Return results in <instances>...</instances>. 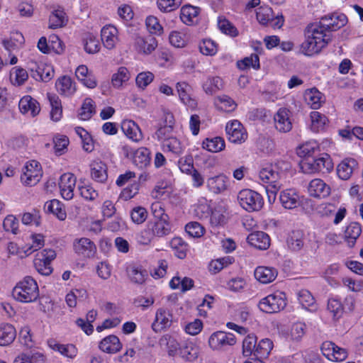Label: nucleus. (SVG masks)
<instances>
[{"label":"nucleus","instance_id":"f257e3e1","mask_svg":"<svg viewBox=\"0 0 363 363\" xmlns=\"http://www.w3.org/2000/svg\"><path fill=\"white\" fill-rule=\"evenodd\" d=\"M331 40L330 33L322 22L308 25L304 31V40L299 45V52L307 57L319 54Z\"/></svg>","mask_w":363,"mask_h":363},{"label":"nucleus","instance_id":"f03ea898","mask_svg":"<svg viewBox=\"0 0 363 363\" xmlns=\"http://www.w3.org/2000/svg\"><path fill=\"white\" fill-rule=\"evenodd\" d=\"M283 175L284 172L278 163L267 165L259 172V180L267 185L266 192L270 203H273L276 200L277 194L282 186L280 179Z\"/></svg>","mask_w":363,"mask_h":363},{"label":"nucleus","instance_id":"7ed1b4c3","mask_svg":"<svg viewBox=\"0 0 363 363\" xmlns=\"http://www.w3.org/2000/svg\"><path fill=\"white\" fill-rule=\"evenodd\" d=\"M13 298L21 303L35 302L39 297V288L37 281L31 277L27 276L20 281L13 288Z\"/></svg>","mask_w":363,"mask_h":363},{"label":"nucleus","instance_id":"20e7f679","mask_svg":"<svg viewBox=\"0 0 363 363\" xmlns=\"http://www.w3.org/2000/svg\"><path fill=\"white\" fill-rule=\"evenodd\" d=\"M300 167L304 174H312L318 172H330L333 169V163L328 154L315 158L308 157L303 158L300 162Z\"/></svg>","mask_w":363,"mask_h":363},{"label":"nucleus","instance_id":"39448f33","mask_svg":"<svg viewBox=\"0 0 363 363\" xmlns=\"http://www.w3.org/2000/svg\"><path fill=\"white\" fill-rule=\"evenodd\" d=\"M152 209L154 211L156 220L155 221H149L147 224L155 237H163L169 234L171 227L168 215L164 213L159 203H153Z\"/></svg>","mask_w":363,"mask_h":363},{"label":"nucleus","instance_id":"423d86ee","mask_svg":"<svg viewBox=\"0 0 363 363\" xmlns=\"http://www.w3.org/2000/svg\"><path fill=\"white\" fill-rule=\"evenodd\" d=\"M239 205L246 211H260L264 206V199L261 194L255 191L245 189L240 191L237 196Z\"/></svg>","mask_w":363,"mask_h":363},{"label":"nucleus","instance_id":"0eeeda50","mask_svg":"<svg viewBox=\"0 0 363 363\" xmlns=\"http://www.w3.org/2000/svg\"><path fill=\"white\" fill-rule=\"evenodd\" d=\"M286 306V296L277 291L262 298L258 304L259 309L265 313H277Z\"/></svg>","mask_w":363,"mask_h":363},{"label":"nucleus","instance_id":"6e6552de","mask_svg":"<svg viewBox=\"0 0 363 363\" xmlns=\"http://www.w3.org/2000/svg\"><path fill=\"white\" fill-rule=\"evenodd\" d=\"M234 334L221 330L213 333L208 337V345L213 351L221 352L236 344Z\"/></svg>","mask_w":363,"mask_h":363},{"label":"nucleus","instance_id":"1a4fd4ad","mask_svg":"<svg viewBox=\"0 0 363 363\" xmlns=\"http://www.w3.org/2000/svg\"><path fill=\"white\" fill-rule=\"evenodd\" d=\"M22 171L21 181L26 186H35L40 182L43 176L41 165L36 160L26 162Z\"/></svg>","mask_w":363,"mask_h":363},{"label":"nucleus","instance_id":"9d476101","mask_svg":"<svg viewBox=\"0 0 363 363\" xmlns=\"http://www.w3.org/2000/svg\"><path fill=\"white\" fill-rule=\"evenodd\" d=\"M174 322L172 311L167 307H160L156 310L152 329L155 333H162L171 328Z\"/></svg>","mask_w":363,"mask_h":363},{"label":"nucleus","instance_id":"9b49d317","mask_svg":"<svg viewBox=\"0 0 363 363\" xmlns=\"http://www.w3.org/2000/svg\"><path fill=\"white\" fill-rule=\"evenodd\" d=\"M27 68L33 79L38 82H48L53 75L54 70L52 66L38 63L34 60H30L27 62Z\"/></svg>","mask_w":363,"mask_h":363},{"label":"nucleus","instance_id":"f8f14e48","mask_svg":"<svg viewBox=\"0 0 363 363\" xmlns=\"http://www.w3.org/2000/svg\"><path fill=\"white\" fill-rule=\"evenodd\" d=\"M225 131L229 141L233 143H242L248 137L247 130L238 120L228 122L225 125Z\"/></svg>","mask_w":363,"mask_h":363},{"label":"nucleus","instance_id":"ddd939ff","mask_svg":"<svg viewBox=\"0 0 363 363\" xmlns=\"http://www.w3.org/2000/svg\"><path fill=\"white\" fill-rule=\"evenodd\" d=\"M101 40L105 48L112 50L120 43L119 30L113 24H106L101 29Z\"/></svg>","mask_w":363,"mask_h":363},{"label":"nucleus","instance_id":"4468645a","mask_svg":"<svg viewBox=\"0 0 363 363\" xmlns=\"http://www.w3.org/2000/svg\"><path fill=\"white\" fill-rule=\"evenodd\" d=\"M230 185L229 178L223 173L207 178L206 186L207 190L213 194H221L226 191Z\"/></svg>","mask_w":363,"mask_h":363},{"label":"nucleus","instance_id":"2eb2a0df","mask_svg":"<svg viewBox=\"0 0 363 363\" xmlns=\"http://www.w3.org/2000/svg\"><path fill=\"white\" fill-rule=\"evenodd\" d=\"M176 90L180 101L191 110L197 108L198 103L193 96V88L186 82H179L176 84Z\"/></svg>","mask_w":363,"mask_h":363},{"label":"nucleus","instance_id":"dca6fc26","mask_svg":"<svg viewBox=\"0 0 363 363\" xmlns=\"http://www.w3.org/2000/svg\"><path fill=\"white\" fill-rule=\"evenodd\" d=\"M320 349L323 354L330 361L342 362L347 357V350L331 341L323 342Z\"/></svg>","mask_w":363,"mask_h":363},{"label":"nucleus","instance_id":"f3484780","mask_svg":"<svg viewBox=\"0 0 363 363\" xmlns=\"http://www.w3.org/2000/svg\"><path fill=\"white\" fill-rule=\"evenodd\" d=\"M77 178L69 172L63 174L58 183L60 194L65 200H71L74 195Z\"/></svg>","mask_w":363,"mask_h":363},{"label":"nucleus","instance_id":"a211bd4d","mask_svg":"<svg viewBox=\"0 0 363 363\" xmlns=\"http://www.w3.org/2000/svg\"><path fill=\"white\" fill-rule=\"evenodd\" d=\"M157 47V40L152 35H136L134 38L133 48L139 54L150 55Z\"/></svg>","mask_w":363,"mask_h":363},{"label":"nucleus","instance_id":"6ab92c4d","mask_svg":"<svg viewBox=\"0 0 363 363\" xmlns=\"http://www.w3.org/2000/svg\"><path fill=\"white\" fill-rule=\"evenodd\" d=\"M73 249L78 255L86 258L94 257L96 252V245L87 238L75 239L73 242Z\"/></svg>","mask_w":363,"mask_h":363},{"label":"nucleus","instance_id":"aec40b11","mask_svg":"<svg viewBox=\"0 0 363 363\" xmlns=\"http://www.w3.org/2000/svg\"><path fill=\"white\" fill-rule=\"evenodd\" d=\"M279 201L281 206L289 210H292L301 203V196L294 189H286L280 192Z\"/></svg>","mask_w":363,"mask_h":363},{"label":"nucleus","instance_id":"412c9836","mask_svg":"<svg viewBox=\"0 0 363 363\" xmlns=\"http://www.w3.org/2000/svg\"><path fill=\"white\" fill-rule=\"evenodd\" d=\"M275 128L281 133L289 132L292 128L290 112L286 108H279L274 116Z\"/></svg>","mask_w":363,"mask_h":363},{"label":"nucleus","instance_id":"4be33fe9","mask_svg":"<svg viewBox=\"0 0 363 363\" xmlns=\"http://www.w3.org/2000/svg\"><path fill=\"white\" fill-rule=\"evenodd\" d=\"M121 129L125 136L135 143H139L143 138L140 128L133 120H123L121 123Z\"/></svg>","mask_w":363,"mask_h":363},{"label":"nucleus","instance_id":"5701e85b","mask_svg":"<svg viewBox=\"0 0 363 363\" xmlns=\"http://www.w3.org/2000/svg\"><path fill=\"white\" fill-rule=\"evenodd\" d=\"M330 187L320 179L311 180L308 186V192L311 196L323 199L330 194Z\"/></svg>","mask_w":363,"mask_h":363},{"label":"nucleus","instance_id":"b1692460","mask_svg":"<svg viewBox=\"0 0 363 363\" xmlns=\"http://www.w3.org/2000/svg\"><path fill=\"white\" fill-rule=\"evenodd\" d=\"M20 111L25 115L35 117L40 111V104L29 95L23 96L18 104Z\"/></svg>","mask_w":363,"mask_h":363},{"label":"nucleus","instance_id":"393cba45","mask_svg":"<svg viewBox=\"0 0 363 363\" xmlns=\"http://www.w3.org/2000/svg\"><path fill=\"white\" fill-rule=\"evenodd\" d=\"M75 76L84 86L89 89H94L97 86V80L95 75L84 65H81L77 67Z\"/></svg>","mask_w":363,"mask_h":363},{"label":"nucleus","instance_id":"a878e982","mask_svg":"<svg viewBox=\"0 0 363 363\" xmlns=\"http://www.w3.org/2000/svg\"><path fill=\"white\" fill-rule=\"evenodd\" d=\"M55 87L60 95L66 97L73 96L77 91L75 82L68 76L59 77L55 82Z\"/></svg>","mask_w":363,"mask_h":363},{"label":"nucleus","instance_id":"bb28decb","mask_svg":"<svg viewBox=\"0 0 363 363\" xmlns=\"http://www.w3.org/2000/svg\"><path fill=\"white\" fill-rule=\"evenodd\" d=\"M99 347L104 352L116 354L122 349L123 345L116 335H110L100 341Z\"/></svg>","mask_w":363,"mask_h":363},{"label":"nucleus","instance_id":"cd10ccee","mask_svg":"<svg viewBox=\"0 0 363 363\" xmlns=\"http://www.w3.org/2000/svg\"><path fill=\"white\" fill-rule=\"evenodd\" d=\"M247 242L250 245L261 250H265L270 246L269 236L262 231L250 233L247 238Z\"/></svg>","mask_w":363,"mask_h":363},{"label":"nucleus","instance_id":"c85d7f7f","mask_svg":"<svg viewBox=\"0 0 363 363\" xmlns=\"http://www.w3.org/2000/svg\"><path fill=\"white\" fill-rule=\"evenodd\" d=\"M130 77V71L125 67H120L111 76V85L114 89H122L127 86Z\"/></svg>","mask_w":363,"mask_h":363},{"label":"nucleus","instance_id":"c756f323","mask_svg":"<svg viewBox=\"0 0 363 363\" xmlns=\"http://www.w3.org/2000/svg\"><path fill=\"white\" fill-rule=\"evenodd\" d=\"M255 279L262 284L272 282L277 277V270L272 267L259 266L255 270Z\"/></svg>","mask_w":363,"mask_h":363},{"label":"nucleus","instance_id":"7c9ffc66","mask_svg":"<svg viewBox=\"0 0 363 363\" xmlns=\"http://www.w3.org/2000/svg\"><path fill=\"white\" fill-rule=\"evenodd\" d=\"M91 177L99 183H104L108 178L107 166L100 160H96L91 164Z\"/></svg>","mask_w":363,"mask_h":363},{"label":"nucleus","instance_id":"2f4dec72","mask_svg":"<svg viewBox=\"0 0 363 363\" xmlns=\"http://www.w3.org/2000/svg\"><path fill=\"white\" fill-rule=\"evenodd\" d=\"M357 162L352 158H347L342 160L337 167L338 177L347 180L352 176L354 170L357 167Z\"/></svg>","mask_w":363,"mask_h":363},{"label":"nucleus","instance_id":"473e14b6","mask_svg":"<svg viewBox=\"0 0 363 363\" xmlns=\"http://www.w3.org/2000/svg\"><path fill=\"white\" fill-rule=\"evenodd\" d=\"M24 43V37L19 32L13 33L9 39H4L2 44L8 52H18Z\"/></svg>","mask_w":363,"mask_h":363},{"label":"nucleus","instance_id":"72a5a7b5","mask_svg":"<svg viewBox=\"0 0 363 363\" xmlns=\"http://www.w3.org/2000/svg\"><path fill=\"white\" fill-rule=\"evenodd\" d=\"M44 245L45 239L42 234H32L29 236L23 250L26 256H28L42 248Z\"/></svg>","mask_w":363,"mask_h":363},{"label":"nucleus","instance_id":"f704fd0d","mask_svg":"<svg viewBox=\"0 0 363 363\" xmlns=\"http://www.w3.org/2000/svg\"><path fill=\"white\" fill-rule=\"evenodd\" d=\"M82 43L84 50L89 54H95L100 50L101 45L96 33H84L82 35Z\"/></svg>","mask_w":363,"mask_h":363},{"label":"nucleus","instance_id":"c9c22d12","mask_svg":"<svg viewBox=\"0 0 363 363\" xmlns=\"http://www.w3.org/2000/svg\"><path fill=\"white\" fill-rule=\"evenodd\" d=\"M304 99L313 109L319 108L324 102L323 95L315 88L306 90L304 94Z\"/></svg>","mask_w":363,"mask_h":363},{"label":"nucleus","instance_id":"e433bc0d","mask_svg":"<svg viewBox=\"0 0 363 363\" xmlns=\"http://www.w3.org/2000/svg\"><path fill=\"white\" fill-rule=\"evenodd\" d=\"M16 336L15 328L9 323L0 324V345L7 346L11 344Z\"/></svg>","mask_w":363,"mask_h":363},{"label":"nucleus","instance_id":"4c0bfd02","mask_svg":"<svg viewBox=\"0 0 363 363\" xmlns=\"http://www.w3.org/2000/svg\"><path fill=\"white\" fill-rule=\"evenodd\" d=\"M361 225L357 222H352L346 227L344 236L349 247H352L354 245L356 240L361 235Z\"/></svg>","mask_w":363,"mask_h":363},{"label":"nucleus","instance_id":"58836bf2","mask_svg":"<svg viewBox=\"0 0 363 363\" xmlns=\"http://www.w3.org/2000/svg\"><path fill=\"white\" fill-rule=\"evenodd\" d=\"M213 103L218 110L224 112H232L238 106L231 97L225 94L216 96Z\"/></svg>","mask_w":363,"mask_h":363},{"label":"nucleus","instance_id":"ea45409f","mask_svg":"<svg viewBox=\"0 0 363 363\" xmlns=\"http://www.w3.org/2000/svg\"><path fill=\"white\" fill-rule=\"evenodd\" d=\"M48 98L51 106L50 113V118L54 122H58L62 117V106L61 100L55 94H48Z\"/></svg>","mask_w":363,"mask_h":363},{"label":"nucleus","instance_id":"a19ab883","mask_svg":"<svg viewBox=\"0 0 363 363\" xmlns=\"http://www.w3.org/2000/svg\"><path fill=\"white\" fill-rule=\"evenodd\" d=\"M150 151L144 147L136 150L133 155V163L139 168H145L150 164Z\"/></svg>","mask_w":363,"mask_h":363},{"label":"nucleus","instance_id":"79ce46f5","mask_svg":"<svg viewBox=\"0 0 363 363\" xmlns=\"http://www.w3.org/2000/svg\"><path fill=\"white\" fill-rule=\"evenodd\" d=\"M45 208L48 212L52 213L60 220H65L67 218V213L64 205L59 200L52 199L47 201L45 204Z\"/></svg>","mask_w":363,"mask_h":363},{"label":"nucleus","instance_id":"37998d69","mask_svg":"<svg viewBox=\"0 0 363 363\" xmlns=\"http://www.w3.org/2000/svg\"><path fill=\"white\" fill-rule=\"evenodd\" d=\"M311 129L315 133L323 130L328 123V119L318 111H312L310 114Z\"/></svg>","mask_w":363,"mask_h":363},{"label":"nucleus","instance_id":"c03bdc74","mask_svg":"<svg viewBox=\"0 0 363 363\" xmlns=\"http://www.w3.org/2000/svg\"><path fill=\"white\" fill-rule=\"evenodd\" d=\"M67 22L66 13L63 9L54 10L49 16L48 28L56 29L63 27Z\"/></svg>","mask_w":363,"mask_h":363},{"label":"nucleus","instance_id":"a18cd8bd","mask_svg":"<svg viewBox=\"0 0 363 363\" xmlns=\"http://www.w3.org/2000/svg\"><path fill=\"white\" fill-rule=\"evenodd\" d=\"M28 79L26 69L21 67H14L10 71V81L14 86H22Z\"/></svg>","mask_w":363,"mask_h":363},{"label":"nucleus","instance_id":"49530a36","mask_svg":"<svg viewBox=\"0 0 363 363\" xmlns=\"http://www.w3.org/2000/svg\"><path fill=\"white\" fill-rule=\"evenodd\" d=\"M227 222L226 211L222 206H215L211 211L210 223L213 226L223 225Z\"/></svg>","mask_w":363,"mask_h":363},{"label":"nucleus","instance_id":"de8ad7c7","mask_svg":"<svg viewBox=\"0 0 363 363\" xmlns=\"http://www.w3.org/2000/svg\"><path fill=\"white\" fill-rule=\"evenodd\" d=\"M225 143L223 138H206L202 143V147L211 152H219L225 149Z\"/></svg>","mask_w":363,"mask_h":363},{"label":"nucleus","instance_id":"09e8293b","mask_svg":"<svg viewBox=\"0 0 363 363\" xmlns=\"http://www.w3.org/2000/svg\"><path fill=\"white\" fill-rule=\"evenodd\" d=\"M199 13V9L191 5L182 7L180 18L185 24H191L196 21Z\"/></svg>","mask_w":363,"mask_h":363},{"label":"nucleus","instance_id":"8fccbe9b","mask_svg":"<svg viewBox=\"0 0 363 363\" xmlns=\"http://www.w3.org/2000/svg\"><path fill=\"white\" fill-rule=\"evenodd\" d=\"M200 347L193 342L188 343L180 350L182 357L189 362L196 361L200 354Z\"/></svg>","mask_w":363,"mask_h":363},{"label":"nucleus","instance_id":"3c124183","mask_svg":"<svg viewBox=\"0 0 363 363\" xmlns=\"http://www.w3.org/2000/svg\"><path fill=\"white\" fill-rule=\"evenodd\" d=\"M319 151V145L315 140L307 141L300 145L297 150V154L299 157L306 158L313 157V155Z\"/></svg>","mask_w":363,"mask_h":363},{"label":"nucleus","instance_id":"603ef678","mask_svg":"<svg viewBox=\"0 0 363 363\" xmlns=\"http://www.w3.org/2000/svg\"><path fill=\"white\" fill-rule=\"evenodd\" d=\"M298 300L301 306L306 309L314 311L315 310V301L311 293L306 289L300 290L298 294Z\"/></svg>","mask_w":363,"mask_h":363},{"label":"nucleus","instance_id":"864d4df0","mask_svg":"<svg viewBox=\"0 0 363 363\" xmlns=\"http://www.w3.org/2000/svg\"><path fill=\"white\" fill-rule=\"evenodd\" d=\"M211 209L209 202L203 198L194 206V215L199 219L207 218Z\"/></svg>","mask_w":363,"mask_h":363},{"label":"nucleus","instance_id":"5fc2aeb1","mask_svg":"<svg viewBox=\"0 0 363 363\" xmlns=\"http://www.w3.org/2000/svg\"><path fill=\"white\" fill-rule=\"evenodd\" d=\"M287 245L294 251L300 250L303 246V233L301 230L292 231L288 238Z\"/></svg>","mask_w":363,"mask_h":363},{"label":"nucleus","instance_id":"6e6d98bb","mask_svg":"<svg viewBox=\"0 0 363 363\" xmlns=\"http://www.w3.org/2000/svg\"><path fill=\"white\" fill-rule=\"evenodd\" d=\"M95 112L94 101L90 98H86L84 100L79 111V117L81 120L87 121L93 116Z\"/></svg>","mask_w":363,"mask_h":363},{"label":"nucleus","instance_id":"4d7b16f0","mask_svg":"<svg viewBox=\"0 0 363 363\" xmlns=\"http://www.w3.org/2000/svg\"><path fill=\"white\" fill-rule=\"evenodd\" d=\"M194 286V281L188 277H174L169 281V286L172 289H181L182 291L190 290Z\"/></svg>","mask_w":363,"mask_h":363},{"label":"nucleus","instance_id":"13d9d810","mask_svg":"<svg viewBox=\"0 0 363 363\" xmlns=\"http://www.w3.org/2000/svg\"><path fill=\"white\" fill-rule=\"evenodd\" d=\"M223 80L219 77H209L203 84V89L206 94L213 95L223 88Z\"/></svg>","mask_w":363,"mask_h":363},{"label":"nucleus","instance_id":"bf43d9fd","mask_svg":"<svg viewBox=\"0 0 363 363\" xmlns=\"http://www.w3.org/2000/svg\"><path fill=\"white\" fill-rule=\"evenodd\" d=\"M257 338L255 334L247 335L242 341V353L245 357H249L254 354L255 355Z\"/></svg>","mask_w":363,"mask_h":363},{"label":"nucleus","instance_id":"052dcab7","mask_svg":"<svg viewBox=\"0 0 363 363\" xmlns=\"http://www.w3.org/2000/svg\"><path fill=\"white\" fill-rule=\"evenodd\" d=\"M87 296L86 291L84 289H72L65 296V301L69 308H74L77 306V300L85 299Z\"/></svg>","mask_w":363,"mask_h":363},{"label":"nucleus","instance_id":"680f3d73","mask_svg":"<svg viewBox=\"0 0 363 363\" xmlns=\"http://www.w3.org/2000/svg\"><path fill=\"white\" fill-rule=\"evenodd\" d=\"M237 67L238 69L245 70L250 68L254 69H259L260 67L259 58L257 54H252L249 57H246L241 60L237 62Z\"/></svg>","mask_w":363,"mask_h":363},{"label":"nucleus","instance_id":"e2e57ef3","mask_svg":"<svg viewBox=\"0 0 363 363\" xmlns=\"http://www.w3.org/2000/svg\"><path fill=\"white\" fill-rule=\"evenodd\" d=\"M154 238L153 233L147 224L145 228L136 234L135 240L140 246H149L154 240Z\"/></svg>","mask_w":363,"mask_h":363},{"label":"nucleus","instance_id":"0e129e2a","mask_svg":"<svg viewBox=\"0 0 363 363\" xmlns=\"http://www.w3.org/2000/svg\"><path fill=\"white\" fill-rule=\"evenodd\" d=\"M273 347L272 340L269 338H264L257 344L255 356L266 358L269 355Z\"/></svg>","mask_w":363,"mask_h":363},{"label":"nucleus","instance_id":"69168bd1","mask_svg":"<svg viewBox=\"0 0 363 363\" xmlns=\"http://www.w3.org/2000/svg\"><path fill=\"white\" fill-rule=\"evenodd\" d=\"M69 138L64 135L57 134L53 138V144L55 152L57 155H62L64 154L69 145Z\"/></svg>","mask_w":363,"mask_h":363},{"label":"nucleus","instance_id":"338daca9","mask_svg":"<svg viewBox=\"0 0 363 363\" xmlns=\"http://www.w3.org/2000/svg\"><path fill=\"white\" fill-rule=\"evenodd\" d=\"M330 22L324 23L327 30H335L344 26L347 23V17L344 14H333L329 18Z\"/></svg>","mask_w":363,"mask_h":363},{"label":"nucleus","instance_id":"774afa93","mask_svg":"<svg viewBox=\"0 0 363 363\" xmlns=\"http://www.w3.org/2000/svg\"><path fill=\"white\" fill-rule=\"evenodd\" d=\"M203 328V323L201 320L196 318L192 321L186 322L183 325L184 331L191 336L199 335Z\"/></svg>","mask_w":363,"mask_h":363}]
</instances>
